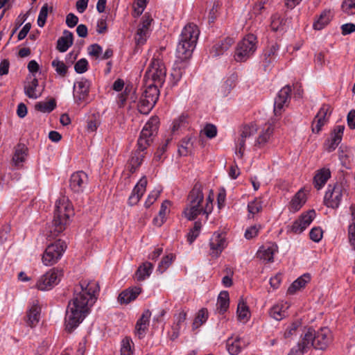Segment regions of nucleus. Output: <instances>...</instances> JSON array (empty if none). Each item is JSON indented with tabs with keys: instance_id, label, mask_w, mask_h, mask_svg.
I'll return each instance as SVG.
<instances>
[{
	"instance_id": "obj_53",
	"label": "nucleus",
	"mask_w": 355,
	"mask_h": 355,
	"mask_svg": "<svg viewBox=\"0 0 355 355\" xmlns=\"http://www.w3.org/2000/svg\"><path fill=\"white\" fill-rule=\"evenodd\" d=\"M200 133H203L209 139H213L217 135V128L213 124L207 123Z\"/></svg>"
},
{
	"instance_id": "obj_17",
	"label": "nucleus",
	"mask_w": 355,
	"mask_h": 355,
	"mask_svg": "<svg viewBox=\"0 0 355 355\" xmlns=\"http://www.w3.org/2000/svg\"><path fill=\"white\" fill-rule=\"evenodd\" d=\"M225 238L220 234H214L210 240L211 254L218 257L225 248Z\"/></svg>"
},
{
	"instance_id": "obj_21",
	"label": "nucleus",
	"mask_w": 355,
	"mask_h": 355,
	"mask_svg": "<svg viewBox=\"0 0 355 355\" xmlns=\"http://www.w3.org/2000/svg\"><path fill=\"white\" fill-rule=\"evenodd\" d=\"M248 345V343L240 338L235 339L230 338L227 340V349L231 355H237Z\"/></svg>"
},
{
	"instance_id": "obj_64",
	"label": "nucleus",
	"mask_w": 355,
	"mask_h": 355,
	"mask_svg": "<svg viewBox=\"0 0 355 355\" xmlns=\"http://www.w3.org/2000/svg\"><path fill=\"white\" fill-rule=\"evenodd\" d=\"M347 124L351 129H355V110H352L347 114Z\"/></svg>"
},
{
	"instance_id": "obj_63",
	"label": "nucleus",
	"mask_w": 355,
	"mask_h": 355,
	"mask_svg": "<svg viewBox=\"0 0 355 355\" xmlns=\"http://www.w3.org/2000/svg\"><path fill=\"white\" fill-rule=\"evenodd\" d=\"M78 22V18L73 13H69L66 17V24L69 28H73L77 25Z\"/></svg>"
},
{
	"instance_id": "obj_23",
	"label": "nucleus",
	"mask_w": 355,
	"mask_h": 355,
	"mask_svg": "<svg viewBox=\"0 0 355 355\" xmlns=\"http://www.w3.org/2000/svg\"><path fill=\"white\" fill-rule=\"evenodd\" d=\"M73 33L67 30L63 31V35L57 41V49L60 52H65L73 44Z\"/></svg>"
},
{
	"instance_id": "obj_62",
	"label": "nucleus",
	"mask_w": 355,
	"mask_h": 355,
	"mask_svg": "<svg viewBox=\"0 0 355 355\" xmlns=\"http://www.w3.org/2000/svg\"><path fill=\"white\" fill-rule=\"evenodd\" d=\"M348 236L350 245L355 251V223L349 225L348 229Z\"/></svg>"
},
{
	"instance_id": "obj_9",
	"label": "nucleus",
	"mask_w": 355,
	"mask_h": 355,
	"mask_svg": "<svg viewBox=\"0 0 355 355\" xmlns=\"http://www.w3.org/2000/svg\"><path fill=\"white\" fill-rule=\"evenodd\" d=\"M62 270L53 268L42 275L37 280L36 288L40 291H49L54 287L60 281Z\"/></svg>"
},
{
	"instance_id": "obj_41",
	"label": "nucleus",
	"mask_w": 355,
	"mask_h": 355,
	"mask_svg": "<svg viewBox=\"0 0 355 355\" xmlns=\"http://www.w3.org/2000/svg\"><path fill=\"white\" fill-rule=\"evenodd\" d=\"M153 270V264L150 262H146L139 266L136 271V278L138 281H142L147 277H149Z\"/></svg>"
},
{
	"instance_id": "obj_1",
	"label": "nucleus",
	"mask_w": 355,
	"mask_h": 355,
	"mask_svg": "<svg viewBox=\"0 0 355 355\" xmlns=\"http://www.w3.org/2000/svg\"><path fill=\"white\" fill-rule=\"evenodd\" d=\"M80 291H75L74 297L68 304L65 315V329L71 333L89 313L90 307L96 300V293L99 291V285L94 281L80 282Z\"/></svg>"
},
{
	"instance_id": "obj_3",
	"label": "nucleus",
	"mask_w": 355,
	"mask_h": 355,
	"mask_svg": "<svg viewBox=\"0 0 355 355\" xmlns=\"http://www.w3.org/2000/svg\"><path fill=\"white\" fill-rule=\"evenodd\" d=\"M189 204L187 207L183 214L189 220H195L197 216L201 214H205L207 218L209 214L211 212V207H209L207 203L205 207L201 205L204 200V195L202 191V187L196 183L189 195Z\"/></svg>"
},
{
	"instance_id": "obj_13",
	"label": "nucleus",
	"mask_w": 355,
	"mask_h": 355,
	"mask_svg": "<svg viewBox=\"0 0 355 355\" xmlns=\"http://www.w3.org/2000/svg\"><path fill=\"white\" fill-rule=\"evenodd\" d=\"M315 216L314 210H310L296 220L292 225V231L295 233H302L313 221Z\"/></svg>"
},
{
	"instance_id": "obj_40",
	"label": "nucleus",
	"mask_w": 355,
	"mask_h": 355,
	"mask_svg": "<svg viewBox=\"0 0 355 355\" xmlns=\"http://www.w3.org/2000/svg\"><path fill=\"white\" fill-rule=\"evenodd\" d=\"M144 157V153L141 151L136 150L132 153L129 161L130 171L132 173H135L137 168L141 164Z\"/></svg>"
},
{
	"instance_id": "obj_18",
	"label": "nucleus",
	"mask_w": 355,
	"mask_h": 355,
	"mask_svg": "<svg viewBox=\"0 0 355 355\" xmlns=\"http://www.w3.org/2000/svg\"><path fill=\"white\" fill-rule=\"evenodd\" d=\"M257 132V127L255 124L245 125L243 126L239 131V137L237 140L238 146L245 147L246 139L254 135Z\"/></svg>"
},
{
	"instance_id": "obj_36",
	"label": "nucleus",
	"mask_w": 355,
	"mask_h": 355,
	"mask_svg": "<svg viewBox=\"0 0 355 355\" xmlns=\"http://www.w3.org/2000/svg\"><path fill=\"white\" fill-rule=\"evenodd\" d=\"M216 305L220 314H223L227 310L230 305L229 293L227 291H223L220 293Z\"/></svg>"
},
{
	"instance_id": "obj_14",
	"label": "nucleus",
	"mask_w": 355,
	"mask_h": 355,
	"mask_svg": "<svg viewBox=\"0 0 355 355\" xmlns=\"http://www.w3.org/2000/svg\"><path fill=\"white\" fill-rule=\"evenodd\" d=\"M279 47V46L277 43H274L264 50L263 53L262 65L265 71L270 69L271 64L276 60L277 56Z\"/></svg>"
},
{
	"instance_id": "obj_37",
	"label": "nucleus",
	"mask_w": 355,
	"mask_h": 355,
	"mask_svg": "<svg viewBox=\"0 0 355 355\" xmlns=\"http://www.w3.org/2000/svg\"><path fill=\"white\" fill-rule=\"evenodd\" d=\"M28 155V148L24 144H19L15 147V154L12 157V161L16 165L25 161L26 157Z\"/></svg>"
},
{
	"instance_id": "obj_52",
	"label": "nucleus",
	"mask_w": 355,
	"mask_h": 355,
	"mask_svg": "<svg viewBox=\"0 0 355 355\" xmlns=\"http://www.w3.org/2000/svg\"><path fill=\"white\" fill-rule=\"evenodd\" d=\"M147 185V179L143 177L140 179L139 182L135 185L132 193L141 197L146 191Z\"/></svg>"
},
{
	"instance_id": "obj_2",
	"label": "nucleus",
	"mask_w": 355,
	"mask_h": 355,
	"mask_svg": "<svg viewBox=\"0 0 355 355\" xmlns=\"http://www.w3.org/2000/svg\"><path fill=\"white\" fill-rule=\"evenodd\" d=\"M199 34L200 31L196 24H189L184 27L176 49L178 59L184 60L191 56Z\"/></svg>"
},
{
	"instance_id": "obj_26",
	"label": "nucleus",
	"mask_w": 355,
	"mask_h": 355,
	"mask_svg": "<svg viewBox=\"0 0 355 355\" xmlns=\"http://www.w3.org/2000/svg\"><path fill=\"white\" fill-rule=\"evenodd\" d=\"M68 56L70 58L73 57L72 60L67 63L68 65L58 59H54L51 62V65L55 69L56 73L62 77H64L67 75L69 67L72 64L73 61L76 59V55H73V53H69Z\"/></svg>"
},
{
	"instance_id": "obj_59",
	"label": "nucleus",
	"mask_w": 355,
	"mask_h": 355,
	"mask_svg": "<svg viewBox=\"0 0 355 355\" xmlns=\"http://www.w3.org/2000/svg\"><path fill=\"white\" fill-rule=\"evenodd\" d=\"M322 233L320 227H313L309 233L310 239L314 242H319L322 238Z\"/></svg>"
},
{
	"instance_id": "obj_34",
	"label": "nucleus",
	"mask_w": 355,
	"mask_h": 355,
	"mask_svg": "<svg viewBox=\"0 0 355 355\" xmlns=\"http://www.w3.org/2000/svg\"><path fill=\"white\" fill-rule=\"evenodd\" d=\"M288 306L286 303H279L274 305L270 310V315L276 320H281L286 315V309Z\"/></svg>"
},
{
	"instance_id": "obj_57",
	"label": "nucleus",
	"mask_w": 355,
	"mask_h": 355,
	"mask_svg": "<svg viewBox=\"0 0 355 355\" xmlns=\"http://www.w3.org/2000/svg\"><path fill=\"white\" fill-rule=\"evenodd\" d=\"M187 123V116L182 114L177 119L174 120L173 123L172 132H175L178 130L181 127L185 126Z\"/></svg>"
},
{
	"instance_id": "obj_45",
	"label": "nucleus",
	"mask_w": 355,
	"mask_h": 355,
	"mask_svg": "<svg viewBox=\"0 0 355 355\" xmlns=\"http://www.w3.org/2000/svg\"><path fill=\"white\" fill-rule=\"evenodd\" d=\"M202 227V223L198 220L194 223L193 227L187 234V241L189 244L193 243L195 239L199 236Z\"/></svg>"
},
{
	"instance_id": "obj_22",
	"label": "nucleus",
	"mask_w": 355,
	"mask_h": 355,
	"mask_svg": "<svg viewBox=\"0 0 355 355\" xmlns=\"http://www.w3.org/2000/svg\"><path fill=\"white\" fill-rule=\"evenodd\" d=\"M273 126L272 124L266 125V127L260 132L257 139L255 141L254 146L261 148L266 146L270 141L273 134Z\"/></svg>"
},
{
	"instance_id": "obj_15",
	"label": "nucleus",
	"mask_w": 355,
	"mask_h": 355,
	"mask_svg": "<svg viewBox=\"0 0 355 355\" xmlns=\"http://www.w3.org/2000/svg\"><path fill=\"white\" fill-rule=\"evenodd\" d=\"M87 181V175L83 171L74 173L71 175L70 178V187L74 192H81L83 191Z\"/></svg>"
},
{
	"instance_id": "obj_25",
	"label": "nucleus",
	"mask_w": 355,
	"mask_h": 355,
	"mask_svg": "<svg viewBox=\"0 0 355 355\" xmlns=\"http://www.w3.org/2000/svg\"><path fill=\"white\" fill-rule=\"evenodd\" d=\"M234 42L232 37H226L224 40L216 44L211 49L210 53L213 57H217L222 55L227 51Z\"/></svg>"
},
{
	"instance_id": "obj_27",
	"label": "nucleus",
	"mask_w": 355,
	"mask_h": 355,
	"mask_svg": "<svg viewBox=\"0 0 355 355\" xmlns=\"http://www.w3.org/2000/svg\"><path fill=\"white\" fill-rule=\"evenodd\" d=\"M152 20L153 19L148 15L147 16L146 15H145L143 17L141 25L140 27H139L137 33V40L138 44H144V42L146 41V36L147 35Z\"/></svg>"
},
{
	"instance_id": "obj_4",
	"label": "nucleus",
	"mask_w": 355,
	"mask_h": 355,
	"mask_svg": "<svg viewBox=\"0 0 355 355\" xmlns=\"http://www.w3.org/2000/svg\"><path fill=\"white\" fill-rule=\"evenodd\" d=\"M73 214V209L67 198H62L56 201L52 225L50 227L52 236H58L65 230L68 220Z\"/></svg>"
},
{
	"instance_id": "obj_56",
	"label": "nucleus",
	"mask_w": 355,
	"mask_h": 355,
	"mask_svg": "<svg viewBox=\"0 0 355 355\" xmlns=\"http://www.w3.org/2000/svg\"><path fill=\"white\" fill-rule=\"evenodd\" d=\"M148 103H147L146 98L144 97H141L139 103L138 104V110L140 113L143 114H148L150 111L153 108L155 105H151L149 106Z\"/></svg>"
},
{
	"instance_id": "obj_48",
	"label": "nucleus",
	"mask_w": 355,
	"mask_h": 355,
	"mask_svg": "<svg viewBox=\"0 0 355 355\" xmlns=\"http://www.w3.org/2000/svg\"><path fill=\"white\" fill-rule=\"evenodd\" d=\"M152 140V136L145 137L143 135V132H141L140 137L137 141L138 148L137 150L144 153V150L150 144Z\"/></svg>"
},
{
	"instance_id": "obj_39",
	"label": "nucleus",
	"mask_w": 355,
	"mask_h": 355,
	"mask_svg": "<svg viewBox=\"0 0 355 355\" xmlns=\"http://www.w3.org/2000/svg\"><path fill=\"white\" fill-rule=\"evenodd\" d=\"M332 19V15L330 10L323 11L318 19L314 22L313 28L315 30H321L327 26Z\"/></svg>"
},
{
	"instance_id": "obj_60",
	"label": "nucleus",
	"mask_w": 355,
	"mask_h": 355,
	"mask_svg": "<svg viewBox=\"0 0 355 355\" xmlns=\"http://www.w3.org/2000/svg\"><path fill=\"white\" fill-rule=\"evenodd\" d=\"M88 53L90 55L98 58L102 53V47L97 44H92L88 47Z\"/></svg>"
},
{
	"instance_id": "obj_5",
	"label": "nucleus",
	"mask_w": 355,
	"mask_h": 355,
	"mask_svg": "<svg viewBox=\"0 0 355 355\" xmlns=\"http://www.w3.org/2000/svg\"><path fill=\"white\" fill-rule=\"evenodd\" d=\"M257 38L253 34H248L236 45L234 59L236 62H245L256 51Z\"/></svg>"
},
{
	"instance_id": "obj_32",
	"label": "nucleus",
	"mask_w": 355,
	"mask_h": 355,
	"mask_svg": "<svg viewBox=\"0 0 355 355\" xmlns=\"http://www.w3.org/2000/svg\"><path fill=\"white\" fill-rule=\"evenodd\" d=\"M306 195L302 189L295 193L290 202L289 209L291 211H297L305 204Z\"/></svg>"
},
{
	"instance_id": "obj_8",
	"label": "nucleus",
	"mask_w": 355,
	"mask_h": 355,
	"mask_svg": "<svg viewBox=\"0 0 355 355\" xmlns=\"http://www.w3.org/2000/svg\"><path fill=\"white\" fill-rule=\"evenodd\" d=\"M345 193L346 189L342 183L329 184L324 198V205L333 209L338 207Z\"/></svg>"
},
{
	"instance_id": "obj_33",
	"label": "nucleus",
	"mask_w": 355,
	"mask_h": 355,
	"mask_svg": "<svg viewBox=\"0 0 355 355\" xmlns=\"http://www.w3.org/2000/svg\"><path fill=\"white\" fill-rule=\"evenodd\" d=\"M311 277L309 274H304L294 281L288 288V293L293 295L296 291L304 288L305 285L310 281Z\"/></svg>"
},
{
	"instance_id": "obj_58",
	"label": "nucleus",
	"mask_w": 355,
	"mask_h": 355,
	"mask_svg": "<svg viewBox=\"0 0 355 355\" xmlns=\"http://www.w3.org/2000/svg\"><path fill=\"white\" fill-rule=\"evenodd\" d=\"M88 62L85 58L79 60L74 65V69L78 73H83L87 70Z\"/></svg>"
},
{
	"instance_id": "obj_11",
	"label": "nucleus",
	"mask_w": 355,
	"mask_h": 355,
	"mask_svg": "<svg viewBox=\"0 0 355 355\" xmlns=\"http://www.w3.org/2000/svg\"><path fill=\"white\" fill-rule=\"evenodd\" d=\"M332 341V334L327 327L320 328L313 334L312 346L316 349L324 350Z\"/></svg>"
},
{
	"instance_id": "obj_28",
	"label": "nucleus",
	"mask_w": 355,
	"mask_h": 355,
	"mask_svg": "<svg viewBox=\"0 0 355 355\" xmlns=\"http://www.w3.org/2000/svg\"><path fill=\"white\" fill-rule=\"evenodd\" d=\"M313 340V331L309 329L306 333L302 338V340L298 343L297 345L295 347V351L302 352L303 355L311 346H312V340Z\"/></svg>"
},
{
	"instance_id": "obj_35",
	"label": "nucleus",
	"mask_w": 355,
	"mask_h": 355,
	"mask_svg": "<svg viewBox=\"0 0 355 355\" xmlns=\"http://www.w3.org/2000/svg\"><path fill=\"white\" fill-rule=\"evenodd\" d=\"M38 86V80L34 77L27 85L24 86V92L26 95L33 99H36L39 98L42 93H37V87Z\"/></svg>"
},
{
	"instance_id": "obj_61",
	"label": "nucleus",
	"mask_w": 355,
	"mask_h": 355,
	"mask_svg": "<svg viewBox=\"0 0 355 355\" xmlns=\"http://www.w3.org/2000/svg\"><path fill=\"white\" fill-rule=\"evenodd\" d=\"M300 326V322L298 321L294 322L286 330L284 333V338H290L296 331L297 328Z\"/></svg>"
},
{
	"instance_id": "obj_47",
	"label": "nucleus",
	"mask_w": 355,
	"mask_h": 355,
	"mask_svg": "<svg viewBox=\"0 0 355 355\" xmlns=\"http://www.w3.org/2000/svg\"><path fill=\"white\" fill-rule=\"evenodd\" d=\"M248 210L252 216L262 210V201L260 199L255 198L248 205Z\"/></svg>"
},
{
	"instance_id": "obj_24",
	"label": "nucleus",
	"mask_w": 355,
	"mask_h": 355,
	"mask_svg": "<svg viewBox=\"0 0 355 355\" xmlns=\"http://www.w3.org/2000/svg\"><path fill=\"white\" fill-rule=\"evenodd\" d=\"M141 292V289L139 287L130 288L119 294L118 301L121 304H128L131 301L135 300Z\"/></svg>"
},
{
	"instance_id": "obj_44",
	"label": "nucleus",
	"mask_w": 355,
	"mask_h": 355,
	"mask_svg": "<svg viewBox=\"0 0 355 355\" xmlns=\"http://www.w3.org/2000/svg\"><path fill=\"white\" fill-rule=\"evenodd\" d=\"M238 319L241 321H247L250 317L248 306L243 300H240L237 306Z\"/></svg>"
},
{
	"instance_id": "obj_7",
	"label": "nucleus",
	"mask_w": 355,
	"mask_h": 355,
	"mask_svg": "<svg viewBox=\"0 0 355 355\" xmlns=\"http://www.w3.org/2000/svg\"><path fill=\"white\" fill-rule=\"evenodd\" d=\"M67 249L66 243L60 239L47 245L42 255V262L45 266H52L58 262Z\"/></svg>"
},
{
	"instance_id": "obj_20",
	"label": "nucleus",
	"mask_w": 355,
	"mask_h": 355,
	"mask_svg": "<svg viewBox=\"0 0 355 355\" xmlns=\"http://www.w3.org/2000/svg\"><path fill=\"white\" fill-rule=\"evenodd\" d=\"M159 87L160 86L158 85L149 83L142 94L141 96L146 98L147 103L149 104L148 107L151 105H155L157 101L159 96Z\"/></svg>"
},
{
	"instance_id": "obj_10",
	"label": "nucleus",
	"mask_w": 355,
	"mask_h": 355,
	"mask_svg": "<svg viewBox=\"0 0 355 355\" xmlns=\"http://www.w3.org/2000/svg\"><path fill=\"white\" fill-rule=\"evenodd\" d=\"M332 113V108L328 104L322 105L312 122L311 129L313 133H319L322 128L329 119Z\"/></svg>"
},
{
	"instance_id": "obj_51",
	"label": "nucleus",
	"mask_w": 355,
	"mask_h": 355,
	"mask_svg": "<svg viewBox=\"0 0 355 355\" xmlns=\"http://www.w3.org/2000/svg\"><path fill=\"white\" fill-rule=\"evenodd\" d=\"M341 8L348 15L355 14V0H344Z\"/></svg>"
},
{
	"instance_id": "obj_42",
	"label": "nucleus",
	"mask_w": 355,
	"mask_h": 355,
	"mask_svg": "<svg viewBox=\"0 0 355 355\" xmlns=\"http://www.w3.org/2000/svg\"><path fill=\"white\" fill-rule=\"evenodd\" d=\"M56 107V102L55 99L52 98L47 102L41 101L35 105V109L37 111L43 113H49L52 112Z\"/></svg>"
},
{
	"instance_id": "obj_16",
	"label": "nucleus",
	"mask_w": 355,
	"mask_h": 355,
	"mask_svg": "<svg viewBox=\"0 0 355 355\" xmlns=\"http://www.w3.org/2000/svg\"><path fill=\"white\" fill-rule=\"evenodd\" d=\"M345 130L344 125H337L333 130L331 134V138L328 140L327 145V150L329 152L334 150L338 145L340 143Z\"/></svg>"
},
{
	"instance_id": "obj_46",
	"label": "nucleus",
	"mask_w": 355,
	"mask_h": 355,
	"mask_svg": "<svg viewBox=\"0 0 355 355\" xmlns=\"http://www.w3.org/2000/svg\"><path fill=\"white\" fill-rule=\"evenodd\" d=\"M49 10L50 12H52L53 8H49L47 3L44 4L41 8L37 21L40 27H43L45 25Z\"/></svg>"
},
{
	"instance_id": "obj_50",
	"label": "nucleus",
	"mask_w": 355,
	"mask_h": 355,
	"mask_svg": "<svg viewBox=\"0 0 355 355\" xmlns=\"http://www.w3.org/2000/svg\"><path fill=\"white\" fill-rule=\"evenodd\" d=\"M132 340L125 337L121 341V355H132L133 351L131 346Z\"/></svg>"
},
{
	"instance_id": "obj_30",
	"label": "nucleus",
	"mask_w": 355,
	"mask_h": 355,
	"mask_svg": "<svg viewBox=\"0 0 355 355\" xmlns=\"http://www.w3.org/2000/svg\"><path fill=\"white\" fill-rule=\"evenodd\" d=\"M277 245L271 244L268 246H261L257 252V257L267 262L273 261V255L276 251Z\"/></svg>"
},
{
	"instance_id": "obj_19",
	"label": "nucleus",
	"mask_w": 355,
	"mask_h": 355,
	"mask_svg": "<svg viewBox=\"0 0 355 355\" xmlns=\"http://www.w3.org/2000/svg\"><path fill=\"white\" fill-rule=\"evenodd\" d=\"M89 81L85 78H82L74 85V91L78 94L76 96L78 101H84L87 98L89 92Z\"/></svg>"
},
{
	"instance_id": "obj_54",
	"label": "nucleus",
	"mask_w": 355,
	"mask_h": 355,
	"mask_svg": "<svg viewBox=\"0 0 355 355\" xmlns=\"http://www.w3.org/2000/svg\"><path fill=\"white\" fill-rule=\"evenodd\" d=\"M173 258L174 256L172 254L163 257L161 262L159 263L158 270L162 273L164 272L172 263Z\"/></svg>"
},
{
	"instance_id": "obj_55",
	"label": "nucleus",
	"mask_w": 355,
	"mask_h": 355,
	"mask_svg": "<svg viewBox=\"0 0 355 355\" xmlns=\"http://www.w3.org/2000/svg\"><path fill=\"white\" fill-rule=\"evenodd\" d=\"M283 19H281L280 16L277 14L273 15L271 17L270 27L271 29L275 31H279L282 30Z\"/></svg>"
},
{
	"instance_id": "obj_31",
	"label": "nucleus",
	"mask_w": 355,
	"mask_h": 355,
	"mask_svg": "<svg viewBox=\"0 0 355 355\" xmlns=\"http://www.w3.org/2000/svg\"><path fill=\"white\" fill-rule=\"evenodd\" d=\"M331 177V172L328 168H322L318 171L313 178L315 187L320 189Z\"/></svg>"
},
{
	"instance_id": "obj_6",
	"label": "nucleus",
	"mask_w": 355,
	"mask_h": 355,
	"mask_svg": "<svg viewBox=\"0 0 355 355\" xmlns=\"http://www.w3.org/2000/svg\"><path fill=\"white\" fill-rule=\"evenodd\" d=\"M166 69L164 62L159 59H153L146 71L144 79L151 80L153 84L162 86L165 82Z\"/></svg>"
},
{
	"instance_id": "obj_12",
	"label": "nucleus",
	"mask_w": 355,
	"mask_h": 355,
	"mask_svg": "<svg viewBox=\"0 0 355 355\" xmlns=\"http://www.w3.org/2000/svg\"><path fill=\"white\" fill-rule=\"evenodd\" d=\"M291 88L286 85L284 87L275 98L274 113L275 115H280L284 110V106H288L291 98Z\"/></svg>"
},
{
	"instance_id": "obj_38",
	"label": "nucleus",
	"mask_w": 355,
	"mask_h": 355,
	"mask_svg": "<svg viewBox=\"0 0 355 355\" xmlns=\"http://www.w3.org/2000/svg\"><path fill=\"white\" fill-rule=\"evenodd\" d=\"M159 124V118L157 116H153L150 119V120L146 123L144 127L143 128L141 132H143V135L146 136H153L154 133H155L158 129Z\"/></svg>"
},
{
	"instance_id": "obj_29",
	"label": "nucleus",
	"mask_w": 355,
	"mask_h": 355,
	"mask_svg": "<svg viewBox=\"0 0 355 355\" xmlns=\"http://www.w3.org/2000/svg\"><path fill=\"white\" fill-rule=\"evenodd\" d=\"M41 308L37 304H33L26 314V323L31 327H35L40 320Z\"/></svg>"
},
{
	"instance_id": "obj_49",
	"label": "nucleus",
	"mask_w": 355,
	"mask_h": 355,
	"mask_svg": "<svg viewBox=\"0 0 355 355\" xmlns=\"http://www.w3.org/2000/svg\"><path fill=\"white\" fill-rule=\"evenodd\" d=\"M208 318V311L207 309L202 308L201 309L198 313L197 316L195 318V320L193 322V327L195 328H198L199 326H200L202 324H203Z\"/></svg>"
},
{
	"instance_id": "obj_43",
	"label": "nucleus",
	"mask_w": 355,
	"mask_h": 355,
	"mask_svg": "<svg viewBox=\"0 0 355 355\" xmlns=\"http://www.w3.org/2000/svg\"><path fill=\"white\" fill-rule=\"evenodd\" d=\"M193 146L191 137H187L182 139L178 148L179 154L182 156H187L191 153Z\"/></svg>"
}]
</instances>
